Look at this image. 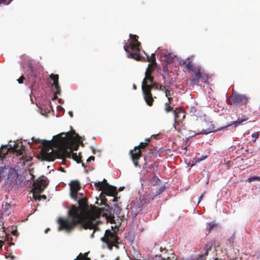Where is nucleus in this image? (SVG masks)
<instances>
[{
  "mask_svg": "<svg viewBox=\"0 0 260 260\" xmlns=\"http://www.w3.org/2000/svg\"><path fill=\"white\" fill-rule=\"evenodd\" d=\"M168 70L167 67H165V68H164V71H166V72H167V71H168Z\"/></svg>",
  "mask_w": 260,
  "mask_h": 260,
  "instance_id": "6e6d98bb",
  "label": "nucleus"
},
{
  "mask_svg": "<svg viewBox=\"0 0 260 260\" xmlns=\"http://www.w3.org/2000/svg\"><path fill=\"white\" fill-rule=\"evenodd\" d=\"M94 232H95V231H94H94H93V233H92V234L91 235V238H93V237H94Z\"/></svg>",
  "mask_w": 260,
  "mask_h": 260,
  "instance_id": "5fc2aeb1",
  "label": "nucleus"
},
{
  "mask_svg": "<svg viewBox=\"0 0 260 260\" xmlns=\"http://www.w3.org/2000/svg\"><path fill=\"white\" fill-rule=\"evenodd\" d=\"M186 63V61L183 62V64H185Z\"/></svg>",
  "mask_w": 260,
  "mask_h": 260,
  "instance_id": "e2e57ef3",
  "label": "nucleus"
},
{
  "mask_svg": "<svg viewBox=\"0 0 260 260\" xmlns=\"http://www.w3.org/2000/svg\"><path fill=\"white\" fill-rule=\"evenodd\" d=\"M13 0H0V5L1 4H4L6 5H8L11 3V2Z\"/></svg>",
  "mask_w": 260,
  "mask_h": 260,
  "instance_id": "f704fd0d",
  "label": "nucleus"
},
{
  "mask_svg": "<svg viewBox=\"0 0 260 260\" xmlns=\"http://www.w3.org/2000/svg\"><path fill=\"white\" fill-rule=\"evenodd\" d=\"M198 67H197L192 61H189L186 64L185 69L189 71L193 72L196 69H197Z\"/></svg>",
  "mask_w": 260,
  "mask_h": 260,
  "instance_id": "5701e85b",
  "label": "nucleus"
},
{
  "mask_svg": "<svg viewBox=\"0 0 260 260\" xmlns=\"http://www.w3.org/2000/svg\"><path fill=\"white\" fill-rule=\"evenodd\" d=\"M107 245L108 248L110 250H112L113 247H115L117 249L119 248L118 244L119 243H106Z\"/></svg>",
  "mask_w": 260,
  "mask_h": 260,
  "instance_id": "7c9ffc66",
  "label": "nucleus"
},
{
  "mask_svg": "<svg viewBox=\"0 0 260 260\" xmlns=\"http://www.w3.org/2000/svg\"><path fill=\"white\" fill-rule=\"evenodd\" d=\"M16 233H17V231H13V232H12V233H13V234L14 235H16Z\"/></svg>",
  "mask_w": 260,
  "mask_h": 260,
  "instance_id": "bf43d9fd",
  "label": "nucleus"
},
{
  "mask_svg": "<svg viewBox=\"0 0 260 260\" xmlns=\"http://www.w3.org/2000/svg\"><path fill=\"white\" fill-rule=\"evenodd\" d=\"M8 169L7 167H1L0 168V178L1 177H5L6 176L7 170Z\"/></svg>",
  "mask_w": 260,
  "mask_h": 260,
  "instance_id": "cd10ccee",
  "label": "nucleus"
},
{
  "mask_svg": "<svg viewBox=\"0 0 260 260\" xmlns=\"http://www.w3.org/2000/svg\"><path fill=\"white\" fill-rule=\"evenodd\" d=\"M50 78L53 81H57L59 79V76L57 74H51L50 75Z\"/></svg>",
  "mask_w": 260,
  "mask_h": 260,
  "instance_id": "72a5a7b5",
  "label": "nucleus"
},
{
  "mask_svg": "<svg viewBox=\"0 0 260 260\" xmlns=\"http://www.w3.org/2000/svg\"><path fill=\"white\" fill-rule=\"evenodd\" d=\"M174 115L175 119H178L180 117L182 116V119H183L185 117L184 112H183L180 109L177 110V109L176 108L174 111Z\"/></svg>",
  "mask_w": 260,
  "mask_h": 260,
  "instance_id": "4be33fe9",
  "label": "nucleus"
},
{
  "mask_svg": "<svg viewBox=\"0 0 260 260\" xmlns=\"http://www.w3.org/2000/svg\"><path fill=\"white\" fill-rule=\"evenodd\" d=\"M53 85L54 86V88L56 87H57V86H59V81H58V80H57V81L53 82Z\"/></svg>",
  "mask_w": 260,
  "mask_h": 260,
  "instance_id": "c03bdc74",
  "label": "nucleus"
},
{
  "mask_svg": "<svg viewBox=\"0 0 260 260\" xmlns=\"http://www.w3.org/2000/svg\"><path fill=\"white\" fill-rule=\"evenodd\" d=\"M155 56V53H152L150 56L147 55V59H144V60L145 61L150 62V63H154V64L157 65Z\"/></svg>",
  "mask_w": 260,
  "mask_h": 260,
  "instance_id": "393cba45",
  "label": "nucleus"
},
{
  "mask_svg": "<svg viewBox=\"0 0 260 260\" xmlns=\"http://www.w3.org/2000/svg\"><path fill=\"white\" fill-rule=\"evenodd\" d=\"M78 196H80V197H82V196H83V193H78Z\"/></svg>",
  "mask_w": 260,
  "mask_h": 260,
  "instance_id": "4d7b16f0",
  "label": "nucleus"
},
{
  "mask_svg": "<svg viewBox=\"0 0 260 260\" xmlns=\"http://www.w3.org/2000/svg\"><path fill=\"white\" fill-rule=\"evenodd\" d=\"M57 94H55V93H54V95L53 96V98H52V100H56L57 99L58 97H57Z\"/></svg>",
  "mask_w": 260,
  "mask_h": 260,
  "instance_id": "603ef678",
  "label": "nucleus"
},
{
  "mask_svg": "<svg viewBox=\"0 0 260 260\" xmlns=\"http://www.w3.org/2000/svg\"><path fill=\"white\" fill-rule=\"evenodd\" d=\"M119 238L117 234L107 230L105 231L104 236L101 238V241L104 243H119Z\"/></svg>",
  "mask_w": 260,
  "mask_h": 260,
  "instance_id": "1a4fd4ad",
  "label": "nucleus"
},
{
  "mask_svg": "<svg viewBox=\"0 0 260 260\" xmlns=\"http://www.w3.org/2000/svg\"><path fill=\"white\" fill-rule=\"evenodd\" d=\"M258 137H259V134H258L257 132L254 133L252 134V137L254 139V140H253L254 142L255 141L256 139H257Z\"/></svg>",
  "mask_w": 260,
  "mask_h": 260,
  "instance_id": "4c0bfd02",
  "label": "nucleus"
},
{
  "mask_svg": "<svg viewBox=\"0 0 260 260\" xmlns=\"http://www.w3.org/2000/svg\"><path fill=\"white\" fill-rule=\"evenodd\" d=\"M204 158H205V157H203V156H202V157H201V158H200V160H203Z\"/></svg>",
  "mask_w": 260,
  "mask_h": 260,
  "instance_id": "13d9d810",
  "label": "nucleus"
},
{
  "mask_svg": "<svg viewBox=\"0 0 260 260\" xmlns=\"http://www.w3.org/2000/svg\"><path fill=\"white\" fill-rule=\"evenodd\" d=\"M165 58L167 59L168 63H171L173 61V57L171 56L170 54H166L165 56Z\"/></svg>",
  "mask_w": 260,
  "mask_h": 260,
  "instance_id": "c9c22d12",
  "label": "nucleus"
},
{
  "mask_svg": "<svg viewBox=\"0 0 260 260\" xmlns=\"http://www.w3.org/2000/svg\"><path fill=\"white\" fill-rule=\"evenodd\" d=\"M142 89H145L146 90L151 92L152 89L157 90L158 89V86L157 83L153 82L151 84H149L147 85H145V87H142Z\"/></svg>",
  "mask_w": 260,
  "mask_h": 260,
  "instance_id": "412c9836",
  "label": "nucleus"
},
{
  "mask_svg": "<svg viewBox=\"0 0 260 260\" xmlns=\"http://www.w3.org/2000/svg\"><path fill=\"white\" fill-rule=\"evenodd\" d=\"M168 101L167 103H166L165 104H169L171 105L172 101H173V98L169 96V97H168Z\"/></svg>",
  "mask_w": 260,
  "mask_h": 260,
  "instance_id": "79ce46f5",
  "label": "nucleus"
},
{
  "mask_svg": "<svg viewBox=\"0 0 260 260\" xmlns=\"http://www.w3.org/2000/svg\"><path fill=\"white\" fill-rule=\"evenodd\" d=\"M109 185V183H108L105 179H104L103 181L102 182L99 181L94 183V186L96 187V189L99 191L102 190Z\"/></svg>",
  "mask_w": 260,
  "mask_h": 260,
  "instance_id": "6ab92c4d",
  "label": "nucleus"
},
{
  "mask_svg": "<svg viewBox=\"0 0 260 260\" xmlns=\"http://www.w3.org/2000/svg\"><path fill=\"white\" fill-rule=\"evenodd\" d=\"M10 208V205L6 203L4 206V210H8Z\"/></svg>",
  "mask_w": 260,
  "mask_h": 260,
  "instance_id": "37998d69",
  "label": "nucleus"
},
{
  "mask_svg": "<svg viewBox=\"0 0 260 260\" xmlns=\"http://www.w3.org/2000/svg\"><path fill=\"white\" fill-rule=\"evenodd\" d=\"M72 147H73L72 146ZM72 149H73V150H75V151L77 150L78 149V145H76L74 148H72Z\"/></svg>",
  "mask_w": 260,
  "mask_h": 260,
  "instance_id": "8fccbe9b",
  "label": "nucleus"
},
{
  "mask_svg": "<svg viewBox=\"0 0 260 260\" xmlns=\"http://www.w3.org/2000/svg\"><path fill=\"white\" fill-rule=\"evenodd\" d=\"M107 201V199L102 200V203L106 206V208L104 209L105 212L104 213L103 216L106 217L108 221L111 223H114L115 216L113 214L112 208L107 204L106 202Z\"/></svg>",
  "mask_w": 260,
  "mask_h": 260,
  "instance_id": "9b49d317",
  "label": "nucleus"
},
{
  "mask_svg": "<svg viewBox=\"0 0 260 260\" xmlns=\"http://www.w3.org/2000/svg\"><path fill=\"white\" fill-rule=\"evenodd\" d=\"M144 96V99L147 105L149 106H152L154 102V99L152 96L151 92L146 90L145 89H142Z\"/></svg>",
  "mask_w": 260,
  "mask_h": 260,
  "instance_id": "4468645a",
  "label": "nucleus"
},
{
  "mask_svg": "<svg viewBox=\"0 0 260 260\" xmlns=\"http://www.w3.org/2000/svg\"><path fill=\"white\" fill-rule=\"evenodd\" d=\"M165 190V187L161 186V187H159L157 190H156L155 193H153V194L154 196H157L161 194L162 192L164 191Z\"/></svg>",
  "mask_w": 260,
  "mask_h": 260,
  "instance_id": "2f4dec72",
  "label": "nucleus"
},
{
  "mask_svg": "<svg viewBox=\"0 0 260 260\" xmlns=\"http://www.w3.org/2000/svg\"><path fill=\"white\" fill-rule=\"evenodd\" d=\"M117 260H118V259H117Z\"/></svg>",
  "mask_w": 260,
  "mask_h": 260,
  "instance_id": "0e129e2a",
  "label": "nucleus"
},
{
  "mask_svg": "<svg viewBox=\"0 0 260 260\" xmlns=\"http://www.w3.org/2000/svg\"><path fill=\"white\" fill-rule=\"evenodd\" d=\"M131 41L128 45L125 44L123 48L127 54V57L140 61L142 60L140 55L141 43L138 40V36L135 35L130 34Z\"/></svg>",
  "mask_w": 260,
  "mask_h": 260,
  "instance_id": "39448f33",
  "label": "nucleus"
},
{
  "mask_svg": "<svg viewBox=\"0 0 260 260\" xmlns=\"http://www.w3.org/2000/svg\"><path fill=\"white\" fill-rule=\"evenodd\" d=\"M194 74V76L191 77L190 79V81L191 83L193 84H197L199 82V80L202 77L201 73V68L198 67L197 69H196L193 72H192Z\"/></svg>",
  "mask_w": 260,
  "mask_h": 260,
  "instance_id": "f3484780",
  "label": "nucleus"
},
{
  "mask_svg": "<svg viewBox=\"0 0 260 260\" xmlns=\"http://www.w3.org/2000/svg\"><path fill=\"white\" fill-rule=\"evenodd\" d=\"M165 110L167 113H169L172 111L174 112V111L173 107H172L171 105L169 104H165Z\"/></svg>",
  "mask_w": 260,
  "mask_h": 260,
  "instance_id": "c756f323",
  "label": "nucleus"
},
{
  "mask_svg": "<svg viewBox=\"0 0 260 260\" xmlns=\"http://www.w3.org/2000/svg\"><path fill=\"white\" fill-rule=\"evenodd\" d=\"M75 134V132H69L66 133L65 136L62 137L61 134L57 135L53 137V139L51 141L42 140L41 144L42 145V149L41 150V153L50 152L52 149H59L63 148V146L61 143L62 139H67L69 143V147L72 146V144H73L74 140H76L78 143L81 144L82 145L83 142L81 140V137L76 134V137H74V135ZM38 140V142H40Z\"/></svg>",
  "mask_w": 260,
  "mask_h": 260,
  "instance_id": "20e7f679",
  "label": "nucleus"
},
{
  "mask_svg": "<svg viewBox=\"0 0 260 260\" xmlns=\"http://www.w3.org/2000/svg\"><path fill=\"white\" fill-rule=\"evenodd\" d=\"M247 119H248V118H242V119L239 118V119H238L237 120H236L235 121H233L231 123H230V124H227L226 125L222 126L220 128H217L216 129H215L214 127H212V128L210 127L209 128H207V129H203L201 132L197 133V134L207 135V134H208L211 132H217V131H220V130L222 129V128L228 127L230 125H232L233 124H240Z\"/></svg>",
  "mask_w": 260,
  "mask_h": 260,
  "instance_id": "9d476101",
  "label": "nucleus"
},
{
  "mask_svg": "<svg viewBox=\"0 0 260 260\" xmlns=\"http://www.w3.org/2000/svg\"><path fill=\"white\" fill-rule=\"evenodd\" d=\"M150 141V138H147L145 140L144 142H141L140 144L135 146V149L141 150L142 152L145 151V149L149 144Z\"/></svg>",
  "mask_w": 260,
  "mask_h": 260,
  "instance_id": "aec40b11",
  "label": "nucleus"
},
{
  "mask_svg": "<svg viewBox=\"0 0 260 260\" xmlns=\"http://www.w3.org/2000/svg\"><path fill=\"white\" fill-rule=\"evenodd\" d=\"M156 65L154 64V63H150L147 68L146 69V70L145 71V73H146L148 72V74L151 75L153 71L154 70L155 68H156Z\"/></svg>",
  "mask_w": 260,
  "mask_h": 260,
  "instance_id": "b1692460",
  "label": "nucleus"
},
{
  "mask_svg": "<svg viewBox=\"0 0 260 260\" xmlns=\"http://www.w3.org/2000/svg\"><path fill=\"white\" fill-rule=\"evenodd\" d=\"M164 250H165L166 251H167V250H166L165 249H164ZM160 251H161V252H162V250H164V249H163L162 248H160Z\"/></svg>",
  "mask_w": 260,
  "mask_h": 260,
  "instance_id": "052dcab7",
  "label": "nucleus"
},
{
  "mask_svg": "<svg viewBox=\"0 0 260 260\" xmlns=\"http://www.w3.org/2000/svg\"><path fill=\"white\" fill-rule=\"evenodd\" d=\"M256 180L260 181V177L258 176H254L251 177L247 179V181L249 182H251L252 181H256Z\"/></svg>",
  "mask_w": 260,
  "mask_h": 260,
  "instance_id": "473e14b6",
  "label": "nucleus"
},
{
  "mask_svg": "<svg viewBox=\"0 0 260 260\" xmlns=\"http://www.w3.org/2000/svg\"><path fill=\"white\" fill-rule=\"evenodd\" d=\"M61 142L63 148L59 149H52L50 152L41 153V156L43 160L54 161L56 158H72L77 163L81 161V156L77 153L73 152L72 146L69 147L68 140L66 138L62 139Z\"/></svg>",
  "mask_w": 260,
  "mask_h": 260,
  "instance_id": "f03ea898",
  "label": "nucleus"
},
{
  "mask_svg": "<svg viewBox=\"0 0 260 260\" xmlns=\"http://www.w3.org/2000/svg\"><path fill=\"white\" fill-rule=\"evenodd\" d=\"M165 93L166 94V96H167V97H169L172 95L170 91L168 89L166 90V91L165 92Z\"/></svg>",
  "mask_w": 260,
  "mask_h": 260,
  "instance_id": "a19ab883",
  "label": "nucleus"
},
{
  "mask_svg": "<svg viewBox=\"0 0 260 260\" xmlns=\"http://www.w3.org/2000/svg\"><path fill=\"white\" fill-rule=\"evenodd\" d=\"M163 258L164 260H177L176 255L173 253H171L169 256H164Z\"/></svg>",
  "mask_w": 260,
  "mask_h": 260,
  "instance_id": "c85d7f7f",
  "label": "nucleus"
},
{
  "mask_svg": "<svg viewBox=\"0 0 260 260\" xmlns=\"http://www.w3.org/2000/svg\"><path fill=\"white\" fill-rule=\"evenodd\" d=\"M112 197H113V198L112 199V202H115L117 201V197H116V196H112Z\"/></svg>",
  "mask_w": 260,
  "mask_h": 260,
  "instance_id": "49530a36",
  "label": "nucleus"
},
{
  "mask_svg": "<svg viewBox=\"0 0 260 260\" xmlns=\"http://www.w3.org/2000/svg\"><path fill=\"white\" fill-rule=\"evenodd\" d=\"M25 79V78L23 76H21L18 80V82L19 84H22L23 83V81Z\"/></svg>",
  "mask_w": 260,
  "mask_h": 260,
  "instance_id": "58836bf2",
  "label": "nucleus"
},
{
  "mask_svg": "<svg viewBox=\"0 0 260 260\" xmlns=\"http://www.w3.org/2000/svg\"><path fill=\"white\" fill-rule=\"evenodd\" d=\"M248 101V98L243 94L233 93L228 100L227 103L230 105L237 106L245 105Z\"/></svg>",
  "mask_w": 260,
  "mask_h": 260,
  "instance_id": "0eeeda50",
  "label": "nucleus"
},
{
  "mask_svg": "<svg viewBox=\"0 0 260 260\" xmlns=\"http://www.w3.org/2000/svg\"><path fill=\"white\" fill-rule=\"evenodd\" d=\"M204 193H202L200 196V197L199 198V203H200V202L201 201L202 199L204 197Z\"/></svg>",
  "mask_w": 260,
  "mask_h": 260,
  "instance_id": "de8ad7c7",
  "label": "nucleus"
},
{
  "mask_svg": "<svg viewBox=\"0 0 260 260\" xmlns=\"http://www.w3.org/2000/svg\"><path fill=\"white\" fill-rule=\"evenodd\" d=\"M154 179H155V181H156V182L157 183V182H160V180L157 177H155L154 178Z\"/></svg>",
  "mask_w": 260,
  "mask_h": 260,
  "instance_id": "864d4df0",
  "label": "nucleus"
},
{
  "mask_svg": "<svg viewBox=\"0 0 260 260\" xmlns=\"http://www.w3.org/2000/svg\"><path fill=\"white\" fill-rule=\"evenodd\" d=\"M70 115H71V117H72V116H73V114H72V113H70Z\"/></svg>",
  "mask_w": 260,
  "mask_h": 260,
  "instance_id": "680f3d73",
  "label": "nucleus"
},
{
  "mask_svg": "<svg viewBox=\"0 0 260 260\" xmlns=\"http://www.w3.org/2000/svg\"><path fill=\"white\" fill-rule=\"evenodd\" d=\"M157 90L164 91L165 92L166 91L167 89L165 86L160 85Z\"/></svg>",
  "mask_w": 260,
  "mask_h": 260,
  "instance_id": "ea45409f",
  "label": "nucleus"
},
{
  "mask_svg": "<svg viewBox=\"0 0 260 260\" xmlns=\"http://www.w3.org/2000/svg\"><path fill=\"white\" fill-rule=\"evenodd\" d=\"M88 252L84 254L80 253L75 260H91L90 258L87 257Z\"/></svg>",
  "mask_w": 260,
  "mask_h": 260,
  "instance_id": "a878e982",
  "label": "nucleus"
},
{
  "mask_svg": "<svg viewBox=\"0 0 260 260\" xmlns=\"http://www.w3.org/2000/svg\"><path fill=\"white\" fill-rule=\"evenodd\" d=\"M95 157L94 156H90L87 160V161H90L91 160H94Z\"/></svg>",
  "mask_w": 260,
  "mask_h": 260,
  "instance_id": "a18cd8bd",
  "label": "nucleus"
},
{
  "mask_svg": "<svg viewBox=\"0 0 260 260\" xmlns=\"http://www.w3.org/2000/svg\"><path fill=\"white\" fill-rule=\"evenodd\" d=\"M55 91L54 92V93H55V94H58V95H60V93H61V88H60V86H57L55 87Z\"/></svg>",
  "mask_w": 260,
  "mask_h": 260,
  "instance_id": "e433bc0d",
  "label": "nucleus"
},
{
  "mask_svg": "<svg viewBox=\"0 0 260 260\" xmlns=\"http://www.w3.org/2000/svg\"><path fill=\"white\" fill-rule=\"evenodd\" d=\"M129 154L135 166H139V160L142 156V150L135 149V147L134 149L130 150Z\"/></svg>",
  "mask_w": 260,
  "mask_h": 260,
  "instance_id": "ddd939ff",
  "label": "nucleus"
},
{
  "mask_svg": "<svg viewBox=\"0 0 260 260\" xmlns=\"http://www.w3.org/2000/svg\"><path fill=\"white\" fill-rule=\"evenodd\" d=\"M48 184V180L46 177L42 176L40 177L35 181L34 182L33 188L32 190L34 192V198L36 199V194H38V198L46 199V196L44 194L40 196V193L43 192L47 187Z\"/></svg>",
  "mask_w": 260,
  "mask_h": 260,
  "instance_id": "423d86ee",
  "label": "nucleus"
},
{
  "mask_svg": "<svg viewBox=\"0 0 260 260\" xmlns=\"http://www.w3.org/2000/svg\"><path fill=\"white\" fill-rule=\"evenodd\" d=\"M99 217H95V214L84 215L81 221L79 223H75V224L74 222L76 220V219H74V217H69L67 218L59 217L57 219V223L59 224L58 230L59 231H65L68 233H70L78 225L80 224L81 228L85 230L93 229L94 231H96L99 228L97 225L94 224L91 221V220Z\"/></svg>",
  "mask_w": 260,
  "mask_h": 260,
  "instance_id": "f257e3e1",
  "label": "nucleus"
},
{
  "mask_svg": "<svg viewBox=\"0 0 260 260\" xmlns=\"http://www.w3.org/2000/svg\"><path fill=\"white\" fill-rule=\"evenodd\" d=\"M204 193H202L200 196V197L199 198V203H200V202L201 201L202 199L204 197Z\"/></svg>",
  "mask_w": 260,
  "mask_h": 260,
  "instance_id": "09e8293b",
  "label": "nucleus"
},
{
  "mask_svg": "<svg viewBox=\"0 0 260 260\" xmlns=\"http://www.w3.org/2000/svg\"><path fill=\"white\" fill-rule=\"evenodd\" d=\"M217 224L216 223L215 221H213L210 222L208 224V226L207 227V231L208 233H210L212 230L217 228Z\"/></svg>",
  "mask_w": 260,
  "mask_h": 260,
  "instance_id": "bb28decb",
  "label": "nucleus"
},
{
  "mask_svg": "<svg viewBox=\"0 0 260 260\" xmlns=\"http://www.w3.org/2000/svg\"><path fill=\"white\" fill-rule=\"evenodd\" d=\"M79 206L72 205L68 211V217H74L76 220L74 222V224L80 222L83 216L87 214H95V217H100L101 212L100 209L90 205V209L88 204L86 198H79L78 201Z\"/></svg>",
  "mask_w": 260,
  "mask_h": 260,
  "instance_id": "7ed1b4c3",
  "label": "nucleus"
},
{
  "mask_svg": "<svg viewBox=\"0 0 260 260\" xmlns=\"http://www.w3.org/2000/svg\"><path fill=\"white\" fill-rule=\"evenodd\" d=\"M70 187V194L72 199L77 201L78 200V192L81 189V184L78 180H72L69 184Z\"/></svg>",
  "mask_w": 260,
  "mask_h": 260,
  "instance_id": "f8f14e48",
  "label": "nucleus"
},
{
  "mask_svg": "<svg viewBox=\"0 0 260 260\" xmlns=\"http://www.w3.org/2000/svg\"><path fill=\"white\" fill-rule=\"evenodd\" d=\"M22 147V146L21 147ZM24 149L21 148V149H18V145H14L13 147H10V148H8L7 146L3 145L1 146L0 149V158H4L6 157V155L8 154L10 151L15 152L18 155H22L23 153Z\"/></svg>",
  "mask_w": 260,
  "mask_h": 260,
  "instance_id": "6e6552de",
  "label": "nucleus"
},
{
  "mask_svg": "<svg viewBox=\"0 0 260 260\" xmlns=\"http://www.w3.org/2000/svg\"><path fill=\"white\" fill-rule=\"evenodd\" d=\"M4 243V242L3 241L0 240V249L2 248Z\"/></svg>",
  "mask_w": 260,
  "mask_h": 260,
  "instance_id": "3c124183",
  "label": "nucleus"
},
{
  "mask_svg": "<svg viewBox=\"0 0 260 260\" xmlns=\"http://www.w3.org/2000/svg\"><path fill=\"white\" fill-rule=\"evenodd\" d=\"M103 193L109 196H116L118 193L116 187L110 185H108L106 188L102 190V192L101 193V196Z\"/></svg>",
  "mask_w": 260,
  "mask_h": 260,
  "instance_id": "2eb2a0df",
  "label": "nucleus"
},
{
  "mask_svg": "<svg viewBox=\"0 0 260 260\" xmlns=\"http://www.w3.org/2000/svg\"><path fill=\"white\" fill-rule=\"evenodd\" d=\"M145 77L142 81V87H145V85L154 82V77L151 75L148 74V72L145 73Z\"/></svg>",
  "mask_w": 260,
  "mask_h": 260,
  "instance_id": "a211bd4d",
  "label": "nucleus"
},
{
  "mask_svg": "<svg viewBox=\"0 0 260 260\" xmlns=\"http://www.w3.org/2000/svg\"><path fill=\"white\" fill-rule=\"evenodd\" d=\"M214 244V243L212 241L209 242L208 243H207L204 246V250H205V252L203 254L200 255L197 258V260L206 259V257L208 255V251L212 249V247H213Z\"/></svg>",
  "mask_w": 260,
  "mask_h": 260,
  "instance_id": "dca6fc26",
  "label": "nucleus"
}]
</instances>
